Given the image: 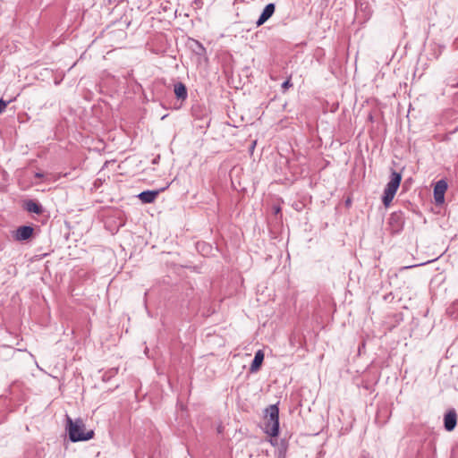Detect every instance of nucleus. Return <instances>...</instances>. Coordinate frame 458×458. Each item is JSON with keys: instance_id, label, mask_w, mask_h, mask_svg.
<instances>
[{"instance_id": "nucleus-2", "label": "nucleus", "mask_w": 458, "mask_h": 458, "mask_svg": "<svg viewBox=\"0 0 458 458\" xmlns=\"http://www.w3.org/2000/svg\"><path fill=\"white\" fill-rule=\"evenodd\" d=\"M264 431L271 437H277L279 434V409L276 404L265 410Z\"/></svg>"}, {"instance_id": "nucleus-6", "label": "nucleus", "mask_w": 458, "mask_h": 458, "mask_svg": "<svg viewBox=\"0 0 458 458\" xmlns=\"http://www.w3.org/2000/svg\"><path fill=\"white\" fill-rule=\"evenodd\" d=\"M275 9L276 7L274 4H267L259 18L256 21V25L259 27L262 24H264L273 15V13H275Z\"/></svg>"}, {"instance_id": "nucleus-11", "label": "nucleus", "mask_w": 458, "mask_h": 458, "mask_svg": "<svg viewBox=\"0 0 458 458\" xmlns=\"http://www.w3.org/2000/svg\"><path fill=\"white\" fill-rule=\"evenodd\" d=\"M27 211L34 214H41L43 212L42 206L33 200H29L25 204Z\"/></svg>"}, {"instance_id": "nucleus-3", "label": "nucleus", "mask_w": 458, "mask_h": 458, "mask_svg": "<svg viewBox=\"0 0 458 458\" xmlns=\"http://www.w3.org/2000/svg\"><path fill=\"white\" fill-rule=\"evenodd\" d=\"M402 180V175L399 173L393 172L391 174V179L387 182L384 194L382 197V202L385 205V207H388L390 203L392 202L393 199L394 198V195L400 186V182Z\"/></svg>"}, {"instance_id": "nucleus-5", "label": "nucleus", "mask_w": 458, "mask_h": 458, "mask_svg": "<svg viewBox=\"0 0 458 458\" xmlns=\"http://www.w3.org/2000/svg\"><path fill=\"white\" fill-rule=\"evenodd\" d=\"M33 228L29 225H23L17 228L15 231L14 238L17 241H26L31 237Z\"/></svg>"}, {"instance_id": "nucleus-1", "label": "nucleus", "mask_w": 458, "mask_h": 458, "mask_svg": "<svg viewBox=\"0 0 458 458\" xmlns=\"http://www.w3.org/2000/svg\"><path fill=\"white\" fill-rule=\"evenodd\" d=\"M67 431L69 438L72 442L87 441L94 437L93 430H86L85 424L81 419L72 420L69 416H66Z\"/></svg>"}, {"instance_id": "nucleus-16", "label": "nucleus", "mask_w": 458, "mask_h": 458, "mask_svg": "<svg viewBox=\"0 0 458 458\" xmlns=\"http://www.w3.org/2000/svg\"><path fill=\"white\" fill-rule=\"evenodd\" d=\"M56 85L59 84V80H56L55 82Z\"/></svg>"}, {"instance_id": "nucleus-8", "label": "nucleus", "mask_w": 458, "mask_h": 458, "mask_svg": "<svg viewBox=\"0 0 458 458\" xmlns=\"http://www.w3.org/2000/svg\"><path fill=\"white\" fill-rule=\"evenodd\" d=\"M457 421V415L454 411H448L444 418L445 428L447 431H452L455 426Z\"/></svg>"}, {"instance_id": "nucleus-4", "label": "nucleus", "mask_w": 458, "mask_h": 458, "mask_svg": "<svg viewBox=\"0 0 458 458\" xmlns=\"http://www.w3.org/2000/svg\"><path fill=\"white\" fill-rule=\"evenodd\" d=\"M447 190V183L445 180H439L434 187V199L437 204H443L445 193Z\"/></svg>"}, {"instance_id": "nucleus-14", "label": "nucleus", "mask_w": 458, "mask_h": 458, "mask_svg": "<svg viewBox=\"0 0 458 458\" xmlns=\"http://www.w3.org/2000/svg\"><path fill=\"white\" fill-rule=\"evenodd\" d=\"M35 176H36L37 178H42V177L44 176V174H41V173H36V174H35Z\"/></svg>"}, {"instance_id": "nucleus-12", "label": "nucleus", "mask_w": 458, "mask_h": 458, "mask_svg": "<svg viewBox=\"0 0 458 458\" xmlns=\"http://www.w3.org/2000/svg\"><path fill=\"white\" fill-rule=\"evenodd\" d=\"M292 83L290 81V80H287L285 81L283 84H282V89H283V91H285L287 89H289L290 87H292Z\"/></svg>"}, {"instance_id": "nucleus-10", "label": "nucleus", "mask_w": 458, "mask_h": 458, "mask_svg": "<svg viewBox=\"0 0 458 458\" xmlns=\"http://www.w3.org/2000/svg\"><path fill=\"white\" fill-rule=\"evenodd\" d=\"M174 94L178 99L184 100L187 98V89L184 84L178 82L174 85Z\"/></svg>"}, {"instance_id": "nucleus-9", "label": "nucleus", "mask_w": 458, "mask_h": 458, "mask_svg": "<svg viewBox=\"0 0 458 458\" xmlns=\"http://www.w3.org/2000/svg\"><path fill=\"white\" fill-rule=\"evenodd\" d=\"M263 360H264V353L261 350H259L255 353L253 361L250 365V371L251 372L258 371L263 362Z\"/></svg>"}, {"instance_id": "nucleus-13", "label": "nucleus", "mask_w": 458, "mask_h": 458, "mask_svg": "<svg viewBox=\"0 0 458 458\" xmlns=\"http://www.w3.org/2000/svg\"><path fill=\"white\" fill-rule=\"evenodd\" d=\"M7 106V102L4 101L3 99H0V114L5 110Z\"/></svg>"}, {"instance_id": "nucleus-7", "label": "nucleus", "mask_w": 458, "mask_h": 458, "mask_svg": "<svg viewBox=\"0 0 458 458\" xmlns=\"http://www.w3.org/2000/svg\"><path fill=\"white\" fill-rule=\"evenodd\" d=\"M163 191L157 190V191H145L140 192L138 195L139 199L145 204L152 203L155 201L158 194Z\"/></svg>"}, {"instance_id": "nucleus-15", "label": "nucleus", "mask_w": 458, "mask_h": 458, "mask_svg": "<svg viewBox=\"0 0 458 458\" xmlns=\"http://www.w3.org/2000/svg\"><path fill=\"white\" fill-rule=\"evenodd\" d=\"M414 266H409V267H402L401 269H407V268H411V267H413Z\"/></svg>"}]
</instances>
